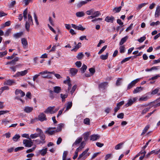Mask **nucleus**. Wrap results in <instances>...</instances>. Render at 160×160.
I'll list each match as a JSON object with an SVG mask.
<instances>
[{
    "label": "nucleus",
    "instance_id": "1",
    "mask_svg": "<svg viewBox=\"0 0 160 160\" xmlns=\"http://www.w3.org/2000/svg\"><path fill=\"white\" fill-rule=\"evenodd\" d=\"M15 94L16 96L15 97V99H16L20 100L22 102H23V101L21 99V98L25 96V93L24 92L20 89H16L15 91Z\"/></svg>",
    "mask_w": 160,
    "mask_h": 160
},
{
    "label": "nucleus",
    "instance_id": "2",
    "mask_svg": "<svg viewBox=\"0 0 160 160\" xmlns=\"http://www.w3.org/2000/svg\"><path fill=\"white\" fill-rule=\"evenodd\" d=\"M89 148H87L84 151H83L81 154L79 155L78 159L79 160L82 158L83 160L85 159L87 157L89 156V154H87L89 150Z\"/></svg>",
    "mask_w": 160,
    "mask_h": 160
},
{
    "label": "nucleus",
    "instance_id": "3",
    "mask_svg": "<svg viewBox=\"0 0 160 160\" xmlns=\"http://www.w3.org/2000/svg\"><path fill=\"white\" fill-rule=\"evenodd\" d=\"M38 120L41 122H43L44 121L47 120V118L46 117L45 114L43 113H40L39 115L38 116V118H35L34 119L32 120V121H33Z\"/></svg>",
    "mask_w": 160,
    "mask_h": 160
},
{
    "label": "nucleus",
    "instance_id": "4",
    "mask_svg": "<svg viewBox=\"0 0 160 160\" xmlns=\"http://www.w3.org/2000/svg\"><path fill=\"white\" fill-rule=\"evenodd\" d=\"M23 144L26 147H31L33 144L32 140L29 138V140L24 139L23 141Z\"/></svg>",
    "mask_w": 160,
    "mask_h": 160
},
{
    "label": "nucleus",
    "instance_id": "5",
    "mask_svg": "<svg viewBox=\"0 0 160 160\" xmlns=\"http://www.w3.org/2000/svg\"><path fill=\"white\" fill-rule=\"evenodd\" d=\"M36 131L38 132H39L38 137H40L41 140H42L43 141H45L44 140L45 139V136L42 130L39 128H37L36 129Z\"/></svg>",
    "mask_w": 160,
    "mask_h": 160
},
{
    "label": "nucleus",
    "instance_id": "6",
    "mask_svg": "<svg viewBox=\"0 0 160 160\" xmlns=\"http://www.w3.org/2000/svg\"><path fill=\"white\" fill-rule=\"evenodd\" d=\"M139 78L137 79L132 81L128 85L127 87V89H130L132 87L134 86L137 83L139 80Z\"/></svg>",
    "mask_w": 160,
    "mask_h": 160
},
{
    "label": "nucleus",
    "instance_id": "7",
    "mask_svg": "<svg viewBox=\"0 0 160 160\" xmlns=\"http://www.w3.org/2000/svg\"><path fill=\"white\" fill-rule=\"evenodd\" d=\"M54 108L55 106L49 107L44 111V112L46 113H55V112H54Z\"/></svg>",
    "mask_w": 160,
    "mask_h": 160
},
{
    "label": "nucleus",
    "instance_id": "8",
    "mask_svg": "<svg viewBox=\"0 0 160 160\" xmlns=\"http://www.w3.org/2000/svg\"><path fill=\"white\" fill-rule=\"evenodd\" d=\"M71 25L73 28L78 30L83 31L85 29V28L83 27L82 25L80 24L78 26H77L75 24H72Z\"/></svg>",
    "mask_w": 160,
    "mask_h": 160
},
{
    "label": "nucleus",
    "instance_id": "9",
    "mask_svg": "<svg viewBox=\"0 0 160 160\" xmlns=\"http://www.w3.org/2000/svg\"><path fill=\"white\" fill-rule=\"evenodd\" d=\"M15 83V80L9 79L5 81L4 82V85L11 86Z\"/></svg>",
    "mask_w": 160,
    "mask_h": 160
},
{
    "label": "nucleus",
    "instance_id": "10",
    "mask_svg": "<svg viewBox=\"0 0 160 160\" xmlns=\"http://www.w3.org/2000/svg\"><path fill=\"white\" fill-rule=\"evenodd\" d=\"M22 44L23 48H26L28 45V42L26 38H22L21 39Z\"/></svg>",
    "mask_w": 160,
    "mask_h": 160
},
{
    "label": "nucleus",
    "instance_id": "11",
    "mask_svg": "<svg viewBox=\"0 0 160 160\" xmlns=\"http://www.w3.org/2000/svg\"><path fill=\"white\" fill-rule=\"evenodd\" d=\"M78 72V70L74 68H70L69 70L70 73L72 76H75L77 73Z\"/></svg>",
    "mask_w": 160,
    "mask_h": 160
},
{
    "label": "nucleus",
    "instance_id": "12",
    "mask_svg": "<svg viewBox=\"0 0 160 160\" xmlns=\"http://www.w3.org/2000/svg\"><path fill=\"white\" fill-rule=\"evenodd\" d=\"M100 136L98 134H93L90 136V140L91 141H96L99 139Z\"/></svg>",
    "mask_w": 160,
    "mask_h": 160
},
{
    "label": "nucleus",
    "instance_id": "13",
    "mask_svg": "<svg viewBox=\"0 0 160 160\" xmlns=\"http://www.w3.org/2000/svg\"><path fill=\"white\" fill-rule=\"evenodd\" d=\"M47 148H45L39 150L38 152V154H41L42 156H44L47 153Z\"/></svg>",
    "mask_w": 160,
    "mask_h": 160
},
{
    "label": "nucleus",
    "instance_id": "14",
    "mask_svg": "<svg viewBox=\"0 0 160 160\" xmlns=\"http://www.w3.org/2000/svg\"><path fill=\"white\" fill-rule=\"evenodd\" d=\"M114 20V18L113 16H107L105 19V21L108 22L112 23Z\"/></svg>",
    "mask_w": 160,
    "mask_h": 160
},
{
    "label": "nucleus",
    "instance_id": "15",
    "mask_svg": "<svg viewBox=\"0 0 160 160\" xmlns=\"http://www.w3.org/2000/svg\"><path fill=\"white\" fill-rule=\"evenodd\" d=\"M28 71L27 70L21 72H18L16 73V75L18 77L20 76H23L26 74L28 73Z\"/></svg>",
    "mask_w": 160,
    "mask_h": 160
},
{
    "label": "nucleus",
    "instance_id": "16",
    "mask_svg": "<svg viewBox=\"0 0 160 160\" xmlns=\"http://www.w3.org/2000/svg\"><path fill=\"white\" fill-rule=\"evenodd\" d=\"M23 32H21L14 34L13 36V37L14 38L17 39L21 37L23 35Z\"/></svg>",
    "mask_w": 160,
    "mask_h": 160
},
{
    "label": "nucleus",
    "instance_id": "17",
    "mask_svg": "<svg viewBox=\"0 0 160 160\" xmlns=\"http://www.w3.org/2000/svg\"><path fill=\"white\" fill-rule=\"evenodd\" d=\"M160 16V6H158L156 10L155 17V18L158 17Z\"/></svg>",
    "mask_w": 160,
    "mask_h": 160
},
{
    "label": "nucleus",
    "instance_id": "18",
    "mask_svg": "<svg viewBox=\"0 0 160 160\" xmlns=\"http://www.w3.org/2000/svg\"><path fill=\"white\" fill-rule=\"evenodd\" d=\"M33 110V107H30L29 106L25 107L24 109V111L27 113H30Z\"/></svg>",
    "mask_w": 160,
    "mask_h": 160
},
{
    "label": "nucleus",
    "instance_id": "19",
    "mask_svg": "<svg viewBox=\"0 0 160 160\" xmlns=\"http://www.w3.org/2000/svg\"><path fill=\"white\" fill-rule=\"evenodd\" d=\"M137 99V98L136 97L133 98V99H130L128 100L126 105H127L128 106H131L133 102H136Z\"/></svg>",
    "mask_w": 160,
    "mask_h": 160
},
{
    "label": "nucleus",
    "instance_id": "20",
    "mask_svg": "<svg viewBox=\"0 0 160 160\" xmlns=\"http://www.w3.org/2000/svg\"><path fill=\"white\" fill-rule=\"evenodd\" d=\"M87 3V2L84 1H82L76 4V7L77 8H81L83 5H85Z\"/></svg>",
    "mask_w": 160,
    "mask_h": 160
},
{
    "label": "nucleus",
    "instance_id": "21",
    "mask_svg": "<svg viewBox=\"0 0 160 160\" xmlns=\"http://www.w3.org/2000/svg\"><path fill=\"white\" fill-rule=\"evenodd\" d=\"M108 83L107 82H103L99 85V88L104 89L105 87L108 85Z\"/></svg>",
    "mask_w": 160,
    "mask_h": 160
},
{
    "label": "nucleus",
    "instance_id": "22",
    "mask_svg": "<svg viewBox=\"0 0 160 160\" xmlns=\"http://www.w3.org/2000/svg\"><path fill=\"white\" fill-rule=\"evenodd\" d=\"M81 43L79 42L75 46L74 48L72 49L71 51H72L76 52L77 50L78 49L81 47Z\"/></svg>",
    "mask_w": 160,
    "mask_h": 160
},
{
    "label": "nucleus",
    "instance_id": "23",
    "mask_svg": "<svg viewBox=\"0 0 160 160\" xmlns=\"http://www.w3.org/2000/svg\"><path fill=\"white\" fill-rule=\"evenodd\" d=\"M82 137L79 138H78L72 145V147H74V145H76L79 144L82 140Z\"/></svg>",
    "mask_w": 160,
    "mask_h": 160
},
{
    "label": "nucleus",
    "instance_id": "24",
    "mask_svg": "<svg viewBox=\"0 0 160 160\" xmlns=\"http://www.w3.org/2000/svg\"><path fill=\"white\" fill-rule=\"evenodd\" d=\"M68 154V152L67 151H64L62 155V160H70V158L66 159Z\"/></svg>",
    "mask_w": 160,
    "mask_h": 160
},
{
    "label": "nucleus",
    "instance_id": "25",
    "mask_svg": "<svg viewBox=\"0 0 160 160\" xmlns=\"http://www.w3.org/2000/svg\"><path fill=\"white\" fill-rule=\"evenodd\" d=\"M26 22H28L30 23L31 24H33L32 17L30 14H28V20Z\"/></svg>",
    "mask_w": 160,
    "mask_h": 160
},
{
    "label": "nucleus",
    "instance_id": "26",
    "mask_svg": "<svg viewBox=\"0 0 160 160\" xmlns=\"http://www.w3.org/2000/svg\"><path fill=\"white\" fill-rule=\"evenodd\" d=\"M128 37L127 36L122 38L119 42V45H122L128 39Z\"/></svg>",
    "mask_w": 160,
    "mask_h": 160
},
{
    "label": "nucleus",
    "instance_id": "27",
    "mask_svg": "<svg viewBox=\"0 0 160 160\" xmlns=\"http://www.w3.org/2000/svg\"><path fill=\"white\" fill-rule=\"evenodd\" d=\"M61 90V88L58 86L54 87V92L57 93H59Z\"/></svg>",
    "mask_w": 160,
    "mask_h": 160
},
{
    "label": "nucleus",
    "instance_id": "28",
    "mask_svg": "<svg viewBox=\"0 0 160 160\" xmlns=\"http://www.w3.org/2000/svg\"><path fill=\"white\" fill-rule=\"evenodd\" d=\"M63 82L65 84H67L68 85V90L69 91L71 88V87L72 86V85L71 83V82L68 81V80H64Z\"/></svg>",
    "mask_w": 160,
    "mask_h": 160
},
{
    "label": "nucleus",
    "instance_id": "29",
    "mask_svg": "<svg viewBox=\"0 0 160 160\" xmlns=\"http://www.w3.org/2000/svg\"><path fill=\"white\" fill-rule=\"evenodd\" d=\"M55 132H56V130H51V128H48L47 131H46V133H48L49 135H52L54 134Z\"/></svg>",
    "mask_w": 160,
    "mask_h": 160
},
{
    "label": "nucleus",
    "instance_id": "30",
    "mask_svg": "<svg viewBox=\"0 0 160 160\" xmlns=\"http://www.w3.org/2000/svg\"><path fill=\"white\" fill-rule=\"evenodd\" d=\"M150 128V125H148L146 126L144 128L142 132L141 133V135H143L147 131L148 129Z\"/></svg>",
    "mask_w": 160,
    "mask_h": 160
},
{
    "label": "nucleus",
    "instance_id": "31",
    "mask_svg": "<svg viewBox=\"0 0 160 160\" xmlns=\"http://www.w3.org/2000/svg\"><path fill=\"white\" fill-rule=\"evenodd\" d=\"M72 102H68L67 105L66 109L65 111L68 110L70 109L72 106Z\"/></svg>",
    "mask_w": 160,
    "mask_h": 160
},
{
    "label": "nucleus",
    "instance_id": "32",
    "mask_svg": "<svg viewBox=\"0 0 160 160\" xmlns=\"http://www.w3.org/2000/svg\"><path fill=\"white\" fill-rule=\"evenodd\" d=\"M76 15L77 17H81L84 16L85 13L81 11L76 12Z\"/></svg>",
    "mask_w": 160,
    "mask_h": 160
},
{
    "label": "nucleus",
    "instance_id": "33",
    "mask_svg": "<svg viewBox=\"0 0 160 160\" xmlns=\"http://www.w3.org/2000/svg\"><path fill=\"white\" fill-rule=\"evenodd\" d=\"M148 98V97L147 96H142L139 98V101H147Z\"/></svg>",
    "mask_w": 160,
    "mask_h": 160
},
{
    "label": "nucleus",
    "instance_id": "34",
    "mask_svg": "<svg viewBox=\"0 0 160 160\" xmlns=\"http://www.w3.org/2000/svg\"><path fill=\"white\" fill-rule=\"evenodd\" d=\"M53 74L55 75V74L56 73H55V72L54 71L52 72H48L47 71H45L43 72H39V74L40 75H43L44 74Z\"/></svg>",
    "mask_w": 160,
    "mask_h": 160
},
{
    "label": "nucleus",
    "instance_id": "35",
    "mask_svg": "<svg viewBox=\"0 0 160 160\" xmlns=\"http://www.w3.org/2000/svg\"><path fill=\"white\" fill-rule=\"evenodd\" d=\"M142 88L141 87H138L136 88L133 91V93H136L142 90Z\"/></svg>",
    "mask_w": 160,
    "mask_h": 160
},
{
    "label": "nucleus",
    "instance_id": "36",
    "mask_svg": "<svg viewBox=\"0 0 160 160\" xmlns=\"http://www.w3.org/2000/svg\"><path fill=\"white\" fill-rule=\"evenodd\" d=\"M87 68V66L83 64L82 65V68H80L81 73H84L86 71Z\"/></svg>",
    "mask_w": 160,
    "mask_h": 160
},
{
    "label": "nucleus",
    "instance_id": "37",
    "mask_svg": "<svg viewBox=\"0 0 160 160\" xmlns=\"http://www.w3.org/2000/svg\"><path fill=\"white\" fill-rule=\"evenodd\" d=\"M148 4V3H144L139 4L138 7L137 8V9L138 10H140L142 7L145 6Z\"/></svg>",
    "mask_w": 160,
    "mask_h": 160
},
{
    "label": "nucleus",
    "instance_id": "38",
    "mask_svg": "<svg viewBox=\"0 0 160 160\" xmlns=\"http://www.w3.org/2000/svg\"><path fill=\"white\" fill-rule=\"evenodd\" d=\"M64 125V124L62 123L58 124L57 129L56 130V132L60 131L61 130L62 128L63 127Z\"/></svg>",
    "mask_w": 160,
    "mask_h": 160
},
{
    "label": "nucleus",
    "instance_id": "39",
    "mask_svg": "<svg viewBox=\"0 0 160 160\" xmlns=\"http://www.w3.org/2000/svg\"><path fill=\"white\" fill-rule=\"evenodd\" d=\"M90 132H88L84 133V139L85 141H87L88 138V137L90 135Z\"/></svg>",
    "mask_w": 160,
    "mask_h": 160
},
{
    "label": "nucleus",
    "instance_id": "40",
    "mask_svg": "<svg viewBox=\"0 0 160 160\" xmlns=\"http://www.w3.org/2000/svg\"><path fill=\"white\" fill-rule=\"evenodd\" d=\"M108 53L107 52L106 53V55H102L100 56V58L103 60H104L107 59L108 58Z\"/></svg>",
    "mask_w": 160,
    "mask_h": 160
},
{
    "label": "nucleus",
    "instance_id": "41",
    "mask_svg": "<svg viewBox=\"0 0 160 160\" xmlns=\"http://www.w3.org/2000/svg\"><path fill=\"white\" fill-rule=\"evenodd\" d=\"M20 136L19 134H16L12 138V139L14 142L17 141L20 138Z\"/></svg>",
    "mask_w": 160,
    "mask_h": 160
},
{
    "label": "nucleus",
    "instance_id": "42",
    "mask_svg": "<svg viewBox=\"0 0 160 160\" xmlns=\"http://www.w3.org/2000/svg\"><path fill=\"white\" fill-rule=\"evenodd\" d=\"M123 144V142H122L118 144L115 146V149L116 150H118L120 149L121 147V146Z\"/></svg>",
    "mask_w": 160,
    "mask_h": 160
},
{
    "label": "nucleus",
    "instance_id": "43",
    "mask_svg": "<svg viewBox=\"0 0 160 160\" xmlns=\"http://www.w3.org/2000/svg\"><path fill=\"white\" fill-rule=\"evenodd\" d=\"M12 30V29L11 28L8 29L5 33L4 36L6 37L8 36L11 33Z\"/></svg>",
    "mask_w": 160,
    "mask_h": 160
},
{
    "label": "nucleus",
    "instance_id": "44",
    "mask_svg": "<svg viewBox=\"0 0 160 160\" xmlns=\"http://www.w3.org/2000/svg\"><path fill=\"white\" fill-rule=\"evenodd\" d=\"M30 23L28 22H26L25 23V28L28 32L29 31V29L30 27Z\"/></svg>",
    "mask_w": 160,
    "mask_h": 160
},
{
    "label": "nucleus",
    "instance_id": "45",
    "mask_svg": "<svg viewBox=\"0 0 160 160\" xmlns=\"http://www.w3.org/2000/svg\"><path fill=\"white\" fill-rule=\"evenodd\" d=\"M107 48V45H105L100 50L99 52H98V54H100L102 53Z\"/></svg>",
    "mask_w": 160,
    "mask_h": 160
},
{
    "label": "nucleus",
    "instance_id": "46",
    "mask_svg": "<svg viewBox=\"0 0 160 160\" xmlns=\"http://www.w3.org/2000/svg\"><path fill=\"white\" fill-rule=\"evenodd\" d=\"M61 97L62 99V102H64L65 101V99L67 98L68 97V95L67 94H61Z\"/></svg>",
    "mask_w": 160,
    "mask_h": 160
},
{
    "label": "nucleus",
    "instance_id": "47",
    "mask_svg": "<svg viewBox=\"0 0 160 160\" xmlns=\"http://www.w3.org/2000/svg\"><path fill=\"white\" fill-rule=\"evenodd\" d=\"M38 135L39 132H38V133H35L33 134H31L30 136V137L32 139H33L38 137Z\"/></svg>",
    "mask_w": 160,
    "mask_h": 160
},
{
    "label": "nucleus",
    "instance_id": "48",
    "mask_svg": "<svg viewBox=\"0 0 160 160\" xmlns=\"http://www.w3.org/2000/svg\"><path fill=\"white\" fill-rule=\"evenodd\" d=\"M83 56V54L82 52H79L78 54L76 57L78 59L80 60L82 58Z\"/></svg>",
    "mask_w": 160,
    "mask_h": 160
},
{
    "label": "nucleus",
    "instance_id": "49",
    "mask_svg": "<svg viewBox=\"0 0 160 160\" xmlns=\"http://www.w3.org/2000/svg\"><path fill=\"white\" fill-rule=\"evenodd\" d=\"M125 47L124 46H121L119 47L120 52L121 53H122L125 52Z\"/></svg>",
    "mask_w": 160,
    "mask_h": 160
},
{
    "label": "nucleus",
    "instance_id": "50",
    "mask_svg": "<svg viewBox=\"0 0 160 160\" xmlns=\"http://www.w3.org/2000/svg\"><path fill=\"white\" fill-rule=\"evenodd\" d=\"M150 109V108H144L142 111V114L144 115L148 111L149 109Z\"/></svg>",
    "mask_w": 160,
    "mask_h": 160
},
{
    "label": "nucleus",
    "instance_id": "51",
    "mask_svg": "<svg viewBox=\"0 0 160 160\" xmlns=\"http://www.w3.org/2000/svg\"><path fill=\"white\" fill-rule=\"evenodd\" d=\"M101 13L99 11H97L94 12L93 11V14L92 15H93L95 17H98L101 15Z\"/></svg>",
    "mask_w": 160,
    "mask_h": 160
},
{
    "label": "nucleus",
    "instance_id": "52",
    "mask_svg": "<svg viewBox=\"0 0 160 160\" xmlns=\"http://www.w3.org/2000/svg\"><path fill=\"white\" fill-rule=\"evenodd\" d=\"M84 123L88 125H89L90 124V119L89 118H85L84 120L83 121Z\"/></svg>",
    "mask_w": 160,
    "mask_h": 160
},
{
    "label": "nucleus",
    "instance_id": "53",
    "mask_svg": "<svg viewBox=\"0 0 160 160\" xmlns=\"http://www.w3.org/2000/svg\"><path fill=\"white\" fill-rule=\"evenodd\" d=\"M121 8L122 6H119L118 8H115L113 9V11H115L116 13L118 12L121 11Z\"/></svg>",
    "mask_w": 160,
    "mask_h": 160
},
{
    "label": "nucleus",
    "instance_id": "54",
    "mask_svg": "<svg viewBox=\"0 0 160 160\" xmlns=\"http://www.w3.org/2000/svg\"><path fill=\"white\" fill-rule=\"evenodd\" d=\"M7 53V52L6 50L3 52H0V58H2V57L6 56Z\"/></svg>",
    "mask_w": 160,
    "mask_h": 160
},
{
    "label": "nucleus",
    "instance_id": "55",
    "mask_svg": "<svg viewBox=\"0 0 160 160\" xmlns=\"http://www.w3.org/2000/svg\"><path fill=\"white\" fill-rule=\"evenodd\" d=\"M146 37L145 36H143L142 37H141L140 38L138 39V41L140 43H142L143 42L145 39H146Z\"/></svg>",
    "mask_w": 160,
    "mask_h": 160
},
{
    "label": "nucleus",
    "instance_id": "56",
    "mask_svg": "<svg viewBox=\"0 0 160 160\" xmlns=\"http://www.w3.org/2000/svg\"><path fill=\"white\" fill-rule=\"evenodd\" d=\"M17 55L18 54L17 53H14L12 56L7 57L6 58L8 59H13L15 56Z\"/></svg>",
    "mask_w": 160,
    "mask_h": 160
},
{
    "label": "nucleus",
    "instance_id": "57",
    "mask_svg": "<svg viewBox=\"0 0 160 160\" xmlns=\"http://www.w3.org/2000/svg\"><path fill=\"white\" fill-rule=\"evenodd\" d=\"M122 79L121 78H119L117 79L116 82V85L117 86H119L121 85V81Z\"/></svg>",
    "mask_w": 160,
    "mask_h": 160
},
{
    "label": "nucleus",
    "instance_id": "58",
    "mask_svg": "<svg viewBox=\"0 0 160 160\" xmlns=\"http://www.w3.org/2000/svg\"><path fill=\"white\" fill-rule=\"evenodd\" d=\"M131 57L132 56L125 58L121 62V63L122 64L123 63L125 62L128 61L131 58Z\"/></svg>",
    "mask_w": 160,
    "mask_h": 160
},
{
    "label": "nucleus",
    "instance_id": "59",
    "mask_svg": "<svg viewBox=\"0 0 160 160\" xmlns=\"http://www.w3.org/2000/svg\"><path fill=\"white\" fill-rule=\"evenodd\" d=\"M93 9H91L90 10L87 11L86 12V13L88 15H92L93 12Z\"/></svg>",
    "mask_w": 160,
    "mask_h": 160
},
{
    "label": "nucleus",
    "instance_id": "60",
    "mask_svg": "<svg viewBox=\"0 0 160 160\" xmlns=\"http://www.w3.org/2000/svg\"><path fill=\"white\" fill-rule=\"evenodd\" d=\"M89 70L90 72L91 73V74L92 75L95 72V69L93 68H90L89 69Z\"/></svg>",
    "mask_w": 160,
    "mask_h": 160
},
{
    "label": "nucleus",
    "instance_id": "61",
    "mask_svg": "<svg viewBox=\"0 0 160 160\" xmlns=\"http://www.w3.org/2000/svg\"><path fill=\"white\" fill-rule=\"evenodd\" d=\"M24 148L23 147H18L15 148L14 149L15 152H17L20 150H21L24 149Z\"/></svg>",
    "mask_w": 160,
    "mask_h": 160
},
{
    "label": "nucleus",
    "instance_id": "62",
    "mask_svg": "<svg viewBox=\"0 0 160 160\" xmlns=\"http://www.w3.org/2000/svg\"><path fill=\"white\" fill-rule=\"evenodd\" d=\"M34 19L36 23V24L38 25H39V22L38 21V18L36 16V15L35 13H34Z\"/></svg>",
    "mask_w": 160,
    "mask_h": 160
},
{
    "label": "nucleus",
    "instance_id": "63",
    "mask_svg": "<svg viewBox=\"0 0 160 160\" xmlns=\"http://www.w3.org/2000/svg\"><path fill=\"white\" fill-rule=\"evenodd\" d=\"M160 24V22L159 21H157L156 22H152L150 24V25L151 26H154L155 25H157Z\"/></svg>",
    "mask_w": 160,
    "mask_h": 160
},
{
    "label": "nucleus",
    "instance_id": "64",
    "mask_svg": "<svg viewBox=\"0 0 160 160\" xmlns=\"http://www.w3.org/2000/svg\"><path fill=\"white\" fill-rule=\"evenodd\" d=\"M77 88V85H75L73 86L72 88L70 91L71 94H72L74 91Z\"/></svg>",
    "mask_w": 160,
    "mask_h": 160
}]
</instances>
